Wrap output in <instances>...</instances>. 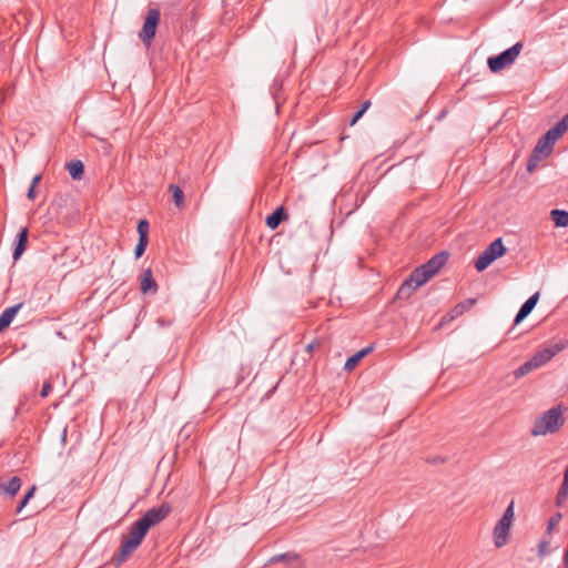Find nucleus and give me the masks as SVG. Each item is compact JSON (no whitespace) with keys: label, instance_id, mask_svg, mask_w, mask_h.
I'll list each match as a JSON object with an SVG mask.
<instances>
[{"label":"nucleus","instance_id":"4","mask_svg":"<svg viewBox=\"0 0 568 568\" xmlns=\"http://www.w3.org/2000/svg\"><path fill=\"white\" fill-rule=\"evenodd\" d=\"M506 253L501 237L493 241L484 251L480 253L478 258L475 261V267L478 272L485 271L494 261L501 257Z\"/></svg>","mask_w":568,"mask_h":568},{"label":"nucleus","instance_id":"27","mask_svg":"<svg viewBox=\"0 0 568 568\" xmlns=\"http://www.w3.org/2000/svg\"><path fill=\"white\" fill-rule=\"evenodd\" d=\"M149 222L146 220H140L138 223L139 239L149 240Z\"/></svg>","mask_w":568,"mask_h":568},{"label":"nucleus","instance_id":"25","mask_svg":"<svg viewBox=\"0 0 568 568\" xmlns=\"http://www.w3.org/2000/svg\"><path fill=\"white\" fill-rule=\"evenodd\" d=\"M535 369H537L535 362L528 359L514 372V375L516 378H521Z\"/></svg>","mask_w":568,"mask_h":568},{"label":"nucleus","instance_id":"5","mask_svg":"<svg viewBox=\"0 0 568 568\" xmlns=\"http://www.w3.org/2000/svg\"><path fill=\"white\" fill-rule=\"evenodd\" d=\"M521 50L523 43L517 42L513 47L499 53L498 55L489 57L487 61L489 69L493 72L501 71L503 69L515 62Z\"/></svg>","mask_w":568,"mask_h":568},{"label":"nucleus","instance_id":"23","mask_svg":"<svg viewBox=\"0 0 568 568\" xmlns=\"http://www.w3.org/2000/svg\"><path fill=\"white\" fill-rule=\"evenodd\" d=\"M83 163L80 160L72 161L68 164L69 174L73 180H80L83 175Z\"/></svg>","mask_w":568,"mask_h":568},{"label":"nucleus","instance_id":"16","mask_svg":"<svg viewBox=\"0 0 568 568\" xmlns=\"http://www.w3.org/2000/svg\"><path fill=\"white\" fill-rule=\"evenodd\" d=\"M22 306H23V303H18L13 306L6 308L2 312V314L0 315V332H2L4 328H7L11 324L14 316L22 308Z\"/></svg>","mask_w":568,"mask_h":568},{"label":"nucleus","instance_id":"1","mask_svg":"<svg viewBox=\"0 0 568 568\" xmlns=\"http://www.w3.org/2000/svg\"><path fill=\"white\" fill-rule=\"evenodd\" d=\"M565 407L562 404L551 407L544 414L538 416L531 428L532 436H545L547 434L557 433L560 427L565 424L564 412Z\"/></svg>","mask_w":568,"mask_h":568},{"label":"nucleus","instance_id":"33","mask_svg":"<svg viewBox=\"0 0 568 568\" xmlns=\"http://www.w3.org/2000/svg\"><path fill=\"white\" fill-rule=\"evenodd\" d=\"M27 196L30 200H34L36 199V186H31L30 185V187L28 190V193H27Z\"/></svg>","mask_w":568,"mask_h":568},{"label":"nucleus","instance_id":"26","mask_svg":"<svg viewBox=\"0 0 568 568\" xmlns=\"http://www.w3.org/2000/svg\"><path fill=\"white\" fill-rule=\"evenodd\" d=\"M298 558L297 554L294 552H284L276 556H273L270 559V562H280V561H290V560H296Z\"/></svg>","mask_w":568,"mask_h":568},{"label":"nucleus","instance_id":"20","mask_svg":"<svg viewBox=\"0 0 568 568\" xmlns=\"http://www.w3.org/2000/svg\"><path fill=\"white\" fill-rule=\"evenodd\" d=\"M21 487V479L18 476H13L7 484L1 486L2 493L8 495L10 498L14 497Z\"/></svg>","mask_w":568,"mask_h":568},{"label":"nucleus","instance_id":"29","mask_svg":"<svg viewBox=\"0 0 568 568\" xmlns=\"http://www.w3.org/2000/svg\"><path fill=\"white\" fill-rule=\"evenodd\" d=\"M148 243H149V240L139 239L138 244L134 250V255L136 258L141 257L144 254Z\"/></svg>","mask_w":568,"mask_h":568},{"label":"nucleus","instance_id":"31","mask_svg":"<svg viewBox=\"0 0 568 568\" xmlns=\"http://www.w3.org/2000/svg\"><path fill=\"white\" fill-rule=\"evenodd\" d=\"M52 392V385L50 384V382H45L43 385H42V389L40 392V395L41 397H47L50 393Z\"/></svg>","mask_w":568,"mask_h":568},{"label":"nucleus","instance_id":"24","mask_svg":"<svg viewBox=\"0 0 568 568\" xmlns=\"http://www.w3.org/2000/svg\"><path fill=\"white\" fill-rule=\"evenodd\" d=\"M169 191L172 194L174 204L178 207H182L184 205V193H183L182 189L179 185L170 184Z\"/></svg>","mask_w":568,"mask_h":568},{"label":"nucleus","instance_id":"22","mask_svg":"<svg viewBox=\"0 0 568 568\" xmlns=\"http://www.w3.org/2000/svg\"><path fill=\"white\" fill-rule=\"evenodd\" d=\"M371 347H366L361 349L359 352L355 353L353 356H351L344 365L345 371H352L356 367V365L359 363V361L371 352Z\"/></svg>","mask_w":568,"mask_h":568},{"label":"nucleus","instance_id":"12","mask_svg":"<svg viewBox=\"0 0 568 568\" xmlns=\"http://www.w3.org/2000/svg\"><path fill=\"white\" fill-rule=\"evenodd\" d=\"M447 258L448 254L440 252L423 264L422 267L433 277L444 266Z\"/></svg>","mask_w":568,"mask_h":568},{"label":"nucleus","instance_id":"35","mask_svg":"<svg viewBox=\"0 0 568 568\" xmlns=\"http://www.w3.org/2000/svg\"><path fill=\"white\" fill-rule=\"evenodd\" d=\"M371 106V101H365L361 108V110H364V113L368 110Z\"/></svg>","mask_w":568,"mask_h":568},{"label":"nucleus","instance_id":"30","mask_svg":"<svg viewBox=\"0 0 568 568\" xmlns=\"http://www.w3.org/2000/svg\"><path fill=\"white\" fill-rule=\"evenodd\" d=\"M562 516L560 513H557L555 515L551 516V518L549 519L548 521V530H552L557 525H559L560 520H561Z\"/></svg>","mask_w":568,"mask_h":568},{"label":"nucleus","instance_id":"15","mask_svg":"<svg viewBox=\"0 0 568 568\" xmlns=\"http://www.w3.org/2000/svg\"><path fill=\"white\" fill-rule=\"evenodd\" d=\"M568 131V113L562 116V119L557 122L552 128H550L545 134L547 139H551L555 143L559 140L566 132Z\"/></svg>","mask_w":568,"mask_h":568},{"label":"nucleus","instance_id":"7","mask_svg":"<svg viewBox=\"0 0 568 568\" xmlns=\"http://www.w3.org/2000/svg\"><path fill=\"white\" fill-rule=\"evenodd\" d=\"M555 142L551 139H547V135L544 134L535 145L527 163V170L532 172L538 163L548 158L554 150Z\"/></svg>","mask_w":568,"mask_h":568},{"label":"nucleus","instance_id":"28","mask_svg":"<svg viewBox=\"0 0 568 568\" xmlns=\"http://www.w3.org/2000/svg\"><path fill=\"white\" fill-rule=\"evenodd\" d=\"M36 486H32L28 493L24 495V497L22 498V500L20 501L18 508H17V511H21L26 506L27 504L29 503V500L33 497L34 495V491H36Z\"/></svg>","mask_w":568,"mask_h":568},{"label":"nucleus","instance_id":"21","mask_svg":"<svg viewBox=\"0 0 568 568\" xmlns=\"http://www.w3.org/2000/svg\"><path fill=\"white\" fill-rule=\"evenodd\" d=\"M551 220L557 227L568 226V212L559 209H554L550 212Z\"/></svg>","mask_w":568,"mask_h":568},{"label":"nucleus","instance_id":"32","mask_svg":"<svg viewBox=\"0 0 568 568\" xmlns=\"http://www.w3.org/2000/svg\"><path fill=\"white\" fill-rule=\"evenodd\" d=\"M364 114V110H358L352 118L349 125H354Z\"/></svg>","mask_w":568,"mask_h":568},{"label":"nucleus","instance_id":"6","mask_svg":"<svg viewBox=\"0 0 568 568\" xmlns=\"http://www.w3.org/2000/svg\"><path fill=\"white\" fill-rule=\"evenodd\" d=\"M432 276L427 271H425L422 265L416 267L408 278L404 281V283L400 285L397 296L399 298L408 297L413 291L417 290L425 283H427Z\"/></svg>","mask_w":568,"mask_h":568},{"label":"nucleus","instance_id":"19","mask_svg":"<svg viewBox=\"0 0 568 568\" xmlns=\"http://www.w3.org/2000/svg\"><path fill=\"white\" fill-rule=\"evenodd\" d=\"M568 499V465L565 468L564 471V479L562 483L556 494V505L561 506L566 500Z\"/></svg>","mask_w":568,"mask_h":568},{"label":"nucleus","instance_id":"34","mask_svg":"<svg viewBox=\"0 0 568 568\" xmlns=\"http://www.w3.org/2000/svg\"><path fill=\"white\" fill-rule=\"evenodd\" d=\"M41 181V175L37 174L31 182V186H37V184Z\"/></svg>","mask_w":568,"mask_h":568},{"label":"nucleus","instance_id":"8","mask_svg":"<svg viewBox=\"0 0 568 568\" xmlns=\"http://www.w3.org/2000/svg\"><path fill=\"white\" fill-rule=\"evenodd\" d=\"M171 510L172 507L169 504H162L159 507L146 510L138 520L149 530L151 527L163 521L170 515Z\"/></svg>","mask_w":568,"mask_h":568},{"label":"nucleus","instance_id":"13","mask_svg":"<svg viewBox=\"0 0 568 568\" xmlns=\"http://www.w3.org/2000/svg\"><path fill=\"white\" fill-rule=\"evenodd\" d=\"M538 300H539V292H536L521 305L518 313L516 314V317L514 321L515 325L523 322L531 313V311L535 308Z\"/></svg>","mask_w":568,"mask_h":568},{"label":"nucleus","instance_id":"2","mask_svg":"<svg viewBox=\"0 0 568 568\" xmlns=\"http://www.w3.org/2000/svg\"><path fill=\"white\" fill-rule=\"evenodd\" d=\"M149 530L136 520L133 523L130 528L128 536H123L122 544L120 546L119 552L113 557V561L116 565L122 564L125 559L138 549L141 545L143 538L148 534Z\"/></svg>","mask_w":568,"mask_h":568},{"label":"nucleus","instance_id":"17","mask_svg":"<svg viewBox=\"0 0 568 568\" xmlns=\"http://www.w3.org/2000/svg\"><path fill=\"white\" fill-rule=\"evenodd\" d=\"M28 229L23 227L17 235V245L14 247L12 257L18 261L27 247Z\"/></svg>","mask_w":568,"mask_h":568},{"label":"nucleus","instance_id":"9","mask_svg":"<svg viewBox=\"0 0 568 568\" xmlns=\"http://www.w3.org/2000/svg\"><path fill=\"white\" fill-rule=\"evenodd\" d=\"M160 20V12L156 9H150L148 11L142 31L140 32V39L143 43L150 44L151 40L155 36L156 27Z\"/></svg>","mask_w":568,"mask_h":568},{"label":"nucleus","instance_id":"14","mask_svg":"<svg viewBox=\"0 0 568 568\" xmlns=\"http://www.w3.org/2000/svg\"><path fill=\"white\" fill-rule=\"evenodd\" d=\"M140 288L141 292L144 294H155L158 292V284L153 278V273L151 268H146L143 271L141 275Z\"/></svg>","mask_w":568,"mask_h":568},{"label":"nucleus","instance_id":"10","mask_svg":"<svg viewBox=\"0 0 568 568\" xmlns=\"http://www.w3.org/2000/svg\"><path fill=\"white\" fill-rule=\"evenodd\" d=\"M475 303H476L475 298H468L464 302L458 303L457 305H455V307L449 313H447L440 320L439 326H444V325L450 323L452 321L456 320L457 317L463 315L466 311L470 310L475 305Z\"/></svg>","mask_w":568,"mask_h":568},{"label":"nucleus","instance_id":"11","mask_svg":"<svg viewBox=\"0 0 568 568\" xmlns=\"http://www.w3.org/2000/svg\"><path fill=\"white\" fill-rule=\"evenodd\" d=\"M564 346L560 344H554L550 347L544 348L537 352L530 359L535 362L536 367L539 368L548 363L556 354L561 352Z\"/></svg>","mask_w":568,"mask_h":568},{"label":"nucleus","instance_id":"36","mask_svg":"<svg viewBox=\"0 0 568 568\" xmlns=\"http://www.w3.org/2000/svg\"><path fill=\"white\" fill-rule=\"evenodd\" d=\"M313 347H314V345H313V344H308V345H307V351H312V349H313Z\"/></svg>","mask_w":568,"mask_h":568},{"label":"nucleus","instance_id":"18","mask_svg":"<svg viewBox=\"0 0 568 568\" xmlns=\"http://www.w3.org/2000/svg\"><path fill=\"white\" fill-rule=\"evenodd\" d=\"M286 217L287 215L285 214L283 206H278L266 217L265 223L271 230H275Z\"/></svg>","mask_w":568,"mask_h":568},{"label":"nucleus","instance_id":"3","mask_svg":"<svg viewBox=\"0 0 568 568\" xmlns=\"http://www.w3.org/2000/svg\"><path fill=\"white\" fill-rule=\"evenodd\" d=\"M514 508L515 503L514 500H511L506 510L504 511L503 517L496 523L494 527L493 537L494 544L497 548L504 547L509 541L510 528L515 517Z\"/></svg>","mask_w":568,"mask_h":568}]
</instances>
